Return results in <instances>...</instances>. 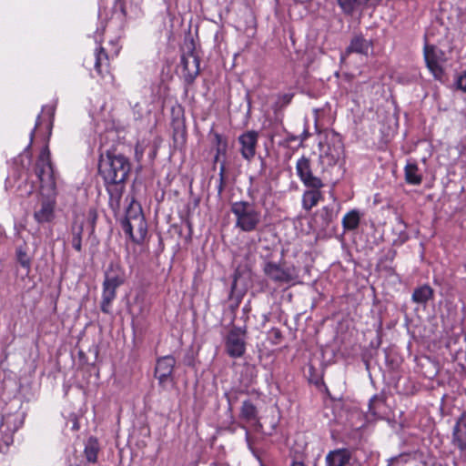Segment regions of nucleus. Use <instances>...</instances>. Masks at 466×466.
Instances as JSON below:
<instances>
[{"instance_id": "obj_5", "label": "nucleus", "mask_w": 466, "mask_h": 466, "mask_svg": "<svg viewBox=\"0 0 466 466\" xmlns=\"http://www.w3.org/2000/svg\"><path fill=\"white\" fill-rule=\"evenodd\" d=\"M35 175L37 176L42 187L55 189L56 182L54 177L53 167L50 161V152L47 147H45L35 165Z\"/></svg>"}, {"instance_id": "obj_42", "label": "nucleus", "mask_w": 466, "mask_h": 466, "mask_svg": "<svg viewBox=\"0 0 466 466\" xmlns=\"http://www.w3.org/2000/svg\"><path fill=\"white\" fill-rule=\"evenodd\" d=\"M32 190H33V186H30V189L28 190L27 194H31L32 193Z\"/></svg>"}, {"instance_id": "obj_18", "label": "nucleus", "mask_w": 466, "mask_h": 466, "mask_svg": "<svg viewBox=\"0 0 466 466\" xmlns=\"http://www.w3.org/2000/svg\"><path fill=\"white\" fill-rule=\"evenodd\" d=\"M55 200L46 199L41 202L39 209L34 213V218L38 223L49 222L54 218Z\"/></svg>"}, {"instance_id": "obj_14", "label": "nucleus", "mask_w": 466, "mask_h": 466, "mask_svg": "<svg viewBox=\"0 0 466 466\" xmlns=\"http://www.w3.org/2000/svg\"><path fill=\"white\" fill-rule=\"evenodd\" d=\"M125 281V275L118 264L110 263L106 274L104 284L117 289Z\"/></svg>"}, {"instance_id": "obj_13", "label": "nucleus", "mask_w": 466, "mask_h": 466, "mask_svg": "<svg viewBox=\"0 0 466 466\" xmlns=\"http://www.w3.org/2000/svg\"><path fill=\"white\" fill-rule=\"evenodd\" d=\"M452 443L461 451H466V413L460 417L453 428Z\"/></svg>"}, {"instance_id": "obj_22", "label": "nucleus", "mask_w": 466, "mask_h": 466, "mask_svg": "<svg viewBox=\"0 0 466 466\" xmlns=\"http://www.w3.org/2000/svg\"><path fill=\"white\" fill-rule=\"evenodd\" d=\"M116 288L107 286L103 283V294H102V301H101V310L104 313H110V306L112 301L116 298Z\"/></svg>"}, {"instance_id": "obj_4", "label": "nucleus", "mask_w": 466, "mask_h": 466, "mask_svg": "<svg viewBox=\"0 0 466 466\" xmlns=\"http://www.w3.org/2000/svg\"><path fill=\"white\" fill-rule=\"evenodd\" d=\"M426 66L434 79L442 82L445 77L444 66L447 62L445 53L433 45L426 44L423 48Z\"/></svg>"}, {"instance_id": "obj_28", "label": "nucleus", "mask_w": 466, "mask_h": 466, "mask_svg": "<svg viewBox=\"0 0 466 466\" xmlns=\"http://www.w3.org/2000/svg\"><path fill=\"white\" fill-rule=\"evenodd\" d=\"M82 232L83 226L80 225L77 230L74 231L72 237V246L78 252L82 250Z\"/></svg>"}, {"instance_id": "obj_30", "label": "nucleus", "mask_w": 466, "mask_h": 466, "mask_svg": "<svg viewBox=\"0 0 466 466\" xmlns=\"http://www.w3.org/2000/svg\"><path fill=\"white\" fill-rule=\"evenodd\" d=\"M319 215L322 218V226H328L332 220V210L327 207H324L319 211Z\"/></svg>"}, {"instance_id": "obj_37", "label": "nucleus", "mask_w": 466, "mask_h": 466, "mask_svg": "<svg viewBox=\"0 0 466 466\" xmlns=\"http://www.w3.org/2000/svg\"><path fill=\"white\" fill-rule=\"evenodd\" d=\"M116 8H118L123 15H126V7L123 0H116Z\"/></svg>"}, {"instance_id": "obj_8", "label": "nucleus", "mask_w": 466, "mask_h": 466, "mask_svg": "<svg viewBox=\"0 0 466 466\" xmlns=\"http://www.w3.org/2000/svg\"><path fill=\"white\" fill-rule=\"evenodd\" d=\"M319 162L326 166H334L343 154V145L337 137H332L325 144H319Z\"/></svg>"}, {"instance_id": "obj_41", "label": "nucleus", "mask_w": 466, "mask_h": 466, "mask_svg": "<svg viewBox=\"0 0 466 466\" xmlns=\"http://www.w3.org/2000/svg\"><path fill=\"white\" fill-rule=\"evenodd\" d=\"M291 466H305L302 462H299V461H295L292 463Z\"/></svg>"}, {"instance_id": "obj_17", "label": "nucleus", "mask_w": 466, "mask_h": 466, "mask_svg": "<svg viewBox=\"0 0 466 466\" xmlns=\"http://www.w3.org/2000/svg\"><path fill=\"white\" fill-rule=\"evenodd\" d=\"M125 182L106 183L109 194V206L113 210H118L125 190Z\"/></svg>"}, {"instance_id": "obj_20", "label": "nucleus", "mask_w": 466, "mask_h": 466, "mask_svg": "<svg viewBox=\"0 0 466 466\" xmlns=\"http://www.w3.org/2000/svg\"><path fill=\"white\" fill-rule=\"evenodd\" d=\"M311 189L306 190L302 196V207L306 210H310L318 205L323 198V194L320 191L321 187H310Z\"/></svg>"}, {"instance_id": "obj_16", "label": "nucleus", "mask_w": 466, "mask_h": 466, "mask_svg": "<svg viewBox=\"0 0 466 466\" xmlns=\"http://www.w3.org/2000/svg\"><path fill=\"white\" fill-rule=\"evenodd\" d=\"M181 66L188 77L195 78L198 75L199 59L193 52H188L181 56Z\"/></svg>"}, {"instance_id": "obj_6", "label": "nucleus", "mask_w": 466, "mask_h": 466, "mask_svg": "<svg viewBox=\"0 0 466 466\" xmlns=\"http://www.w3.org/2000/svg\"><path fill=\"white\" fill-rule=\"evenodd\" d=\"M263 270L269 279L279 284L295 281L299 277L295 267H283L275 262H267Z\"/></svg>"}, {"instance_id": "obj_12", "label": "nucleus", "mask_w": 466, "mask_h": 466, "mask_svg": "<svg viewBox=\"0 0 466 466\" xmlns=\"http://www.w3.org/2000/svg\"><path fill=\"white\" fill-rule=\"evenodd\" d=\"M372 42L364 38L361 35H354L345 52L341 55V60L344 61L351 53H357L368 56L369 51L372 49Z\"/></svg>"}, {"instance_id": "obj_36", "label": "nucleus", "mask_w": 466, "mask_h": 466, "mask_svg": "<svg viewBox=\"0 0 466 466\" xmlns=\"http://www.w3.org/2000/svg\"><path fill=\"white\" fill-rule=\"evenodd\" d=\"M214 143L216 147L220 145H228L226 139H224V137L218 133H214Z\"/></svg>"}, {"instance_id": "obj_26", "label": "nucleus", "mask_w": 466, "mask_h": 466, "mask_svg": "<svg viewBox=\"0 0 466 466\" xmlns=\"http://www.w3.org/2000/svg\"><path fill=\"white\" fill-rule=\"evenodd\" d=\"M405 178L409 184L419 185L422 177L419 173V168L414 163H408L405 167Z\"/></svg>"}, {"instance_id": "obj_7", "label": "nucleus", "mask_w": 466, "mask_h": 466, "mask_svg": "<svg viewBox=\"0 0 466 466\" xmlns=\"http://www.w3.org/2000/svg\"><path fill=\"white\" fill-rule=\"evenodd\" d=\"M227 353L232 358L243 356L246 350V331L241 328H233L229 330L225 340Z\"/></svg>"}, {"instance_id": "obj_9", "label": "nucleus", "mask_w": 466, "mask_h": 466, "mask_svg": "<svg viewBox=\"0 0 466 466\" xmlns=\"http://www.w3.org/2000/svg\"><path fill=\"white\" fill-rule=\"evenodd\" d=\"M297 174L307 187H323L324 184L320 177L312 174L310 161L302 157L296 164Z\"/></svg>"}, {"instance_id": "obj_24", "label": "nucleus", "mask_w": 466, "mask_h": 466, "mask_svg": "<svg viewBox=\"0 0 466 466\" xmlns=\"http://www.w3.org/2000/svg\"><path fill=\"white\" fill-rule=\"evenodd\" d=\"M433 297V290L430 286L424 285L416 289L412 294V300L416 303H426Z\"/></svg>"}, {"instance_id": "obj_32", "label": "nucleus", "mask_w": 466, "mask_h": 466, "mask_svg": "<svg viewBox=\"0 0 466 466\" xmlns=\"http://www.w3.org/2000/svg\"><path fill=\"white\" fill-rule=\"evenodd\" d=\"M225 171H226V167H225V164L222 163L221 166H220V168H219V185H218V193L221 194L223 189H224V186H225Z\"/></svg>"}, {"instance_id": "obj_21", "label": "nucleus", "mask_w": 466, "mask_h": 466, "mask_svg": "<svg viewBox=\"0 0 466 466\" xmlns=\"http://www.w3.org/2000/svg\"><path fill=\"white\" fill-rule=\"evenodd\" d=\"M95 56V68L101 77H105L109 74L108 56L105 49L100 47L96 51Z\"/></svg>"}, {"instance_id": "obj_39", "label": "nucleus", "mask_w": 466, "mask_h": 466, "mask_svg": "<svg viewBox=\"0 0 466 466\" xmlns=\"http://www.w3.org/2000/svg\"><path fill=\"white\" fill-rule=\"evenodd\" d=\"M237 282H238V277H237V275H235L234 281L232 283V289H234L236 288Z\"/></svg>"}, {"instance_id": "obj_33", "label": "nucleus", "mask_w": 466, "mask_h": 466, "mask_svg": "<svg viewBox=\"0 0 466 466\" xmlns=\"http://www.w3.org/2000/svg\"><path fill=\"white\" fill-rule=\"evenodd\" d=\"M96 218H97L96 210L94 208L89 209L88 213H87V219H88L89 223L91 224L92 228H94V227H95Z\"/></svg>"}, {"instance_id": "obj_19", "label": "nucleus", "mask_w": 466, "mask_h": 466, "mask_svg": "<svg viewBox=\"0 0 466 466\" xmlns=\"http://www.w3.org/2000/svg\"><path fill=\"white\" fill-rule=\"evenodd\" d=\"M239 417L242 420L251 423L252 425H260L258 409L250 400H244L242 402Z\"/></svg>"}, {"instance_id": "obj_11", "label": "nucleus", "mask_w": 466, "mask_h": 466, "mask_svg": "<svg viewBox=\"0 0 466 466\" xmlns=\"http://www.w3.org/2000/svg\"><path fill=\"white\" fill-rule=\"evenodd\" d=\"M258 138V135L256 131H247L239 136L240 153L245 159L249 161L254 157Z\"/></svg>"}, {"instance_id": "obj_35", "label": "nucleus", "mask_w": 466, "mask_h": 466, "mask_svg": "<svg viewBox=\"0 0 466 466\" xmlns=\"http://www.w3.org/2000/svg\"><path fill=\"white\" fill-rule=\"evenodd\" d=\"M292 97H293V95L285 94L279 97V103L281 104V106H287L291 102Z\"/></svg>"}, {"instance_id": "obj_27", "label": "nucleus", "mask_w": 466, "mask_h": 466, "mask_svg": "<svg viewBox=\"0 0 466 466\" xmlns=\"http://www.w3.org/2000/svg\"><path fill=\"white\" fill-rule=\"evenodd\" d=\"M98 443L96 439L90 438L85 448V455L89 462H95L97 458Z\"/></svg>"}, {"instance_id": "obj_29", "label": "nucleus", "mask_w": 466, "mask_h": 466, "mask_svg": "<svg viewBox=\"0 0 466 466\" xmlns=\"http://www.w3.org/2000/svg\"><path fill=\"white\" fill-rule=\"evenodd\" d=\"M16 255H17V260H18L19 264L23 268L29 270L30 266H31V260H30L29 257L27 256V254L24 250L19 248L16 252Z\"/></svg>"}, {"instance_id": "obj_34", "label": "nucleus", "mask_w": 466, "mask_h": 466, "mask_svg": "<svg viewBox=\"0 0 466 466\" xmlns=\"http://www.w3.org/2000/svg\"><path fill=\"white\" fill-rule=\"evenodd\" d=\"M227 147H228V145H220L218 147H216L217 153H216V156L214 157V161L215 162H218L219 161L220 155H225L226 154Z\"/></svg>"}, {"instance_id": "obj_10", "label": "nucleus", "mask_w": 466, "mask_h": 466, "mask_svg": "<svg viewBox=\"0 0 466 466\" xmlns=\"http://www.w3.org/2000/svg\"><path fill=\"white\" fill-rule=\"evenodd\" d=\"M175 364L176 360L171 355L164 356L157 360L155 369V376L158 380L160 386L165 387L166 385L172 383V374Z\"/></svg>"}, {"instance_id": "obj_15", "label": "nucleus", "mask_w": 466, "mask_h": 466, "mask_svg": "<svg viewBox=\"0 0 466 466\" xmlns=\"http://www.w3.org/2000/svg\"><path fill=\"white\" fill-rule=\"evenodd\" d=\"M351 459V452L348 449H336L330 451L325 458L326 466H346Z\"/></svg>"}, {"instance_id": "obj_25", "label": "nucleus", "mask_w": 466, "mask_h": 466, "mask_svg": "<svg viewBox=\"0 0 466 466\" xmlns=\"http://www.w3.org/2000/svg\"><path fill=\"white\" fill-rule=\"evenodd\" d=\"M360 215L358 210H350L342 218V226L345 230H354L359 227Z\"/></svg>"}, {"instance_id": "obj_2", "label": "nucleus", "mask_w": 466, "mask_h": 466, "mask_svg": "<svg viewBox=\"0 0 466 466\" xmlns=\"http://www.w3.org/2000/svg\"><path fill=\"white\" fill-rule=\"evenodd\" d=\"M98 170L106 183L125 182L130 164L123 155L106 154V157L100 159Z\"/></svg>"}, {"instance_id": "obj_40", "label": "nucleus", "mask_w": 466, "mask_h": 466, "mask_svg": "<svg viewBox=\"0 0 466 466\" xmlns=\"http://www.w3.org/2000/svg\"><path fill=\"white\" fill-rule=\"evenodd\" d=\"M22 424V420H21V417L19 414H17V429L19 428V426Z\"/></svg>"}, {"instance_id": "obj_38", "label": "nucleus", "mask_w": 466, "mask_h": 466, "mask_svg": "<svg viewBox=\"0 0 466 466\" xmlns=\"http://www.w3.org/2000/svg\"><path fill=\"white\" fill-rule=\"evenodd\" d=\"M10 419H11V416H5V417H3L2 425H4L5 423H8Z\"/></svg>"}, {"instance_id": "obj_31", "label": "nucleus", "mask_w": 466, "mask_h": 466, "mask_svg": "<svg viewBox=\"0 0 466 466\" xmlns=\"http://www.w3.org/2000/svg\"><path fill=\"white\" fill-rule=\"evenodd\" d=\"M456 86L458 89L466 93V72H463L456 79Z\"/></svg>"}, {"instance_id": "obj_1", "label": "nucleus", "mask_w": 466, "mask_h": 466, "mask_svg": "<svg viewBox=\"0 0 466 466\" xmlns=\"http://www.w3.org/2000/svg\"><path fill=\"white\" fill-rule=\"evenodd\" d=\"M234 216V226L241 232H253L262 222V213L255 204L248 201H236L230 206Z\"/></svg>"}, {"instance_id": "obj_23", "label": "nucleus", "mask_w": 466, "mask_h": 466, "mask_svg": "<svg viewBox=\"0 0 466 466\" xmlns=\"http://www.w3.org/2000/svg\"><path fill=\"white\" fill-rule=\"evenodd\" d=\"M339 6L345 15H352L360 7L367 4V0H337Z\"/></svg>"}, {"instance_id": "obj_3", "label": "nucleus", "mask_w": 466, "mask_h": 466, "mask_svg": "<svg viewBox=\"0 0 466 466\" xmlns=\"http://www.w3.org/2000/svg\"><path fill=\"white\" fill-rule=\"evenodd\" d=\"M122 228L131 239L140 244L147 234V225L140 205L135 201L129 204L125 219L122 221Z\"/></svg>"}]
</instances>
